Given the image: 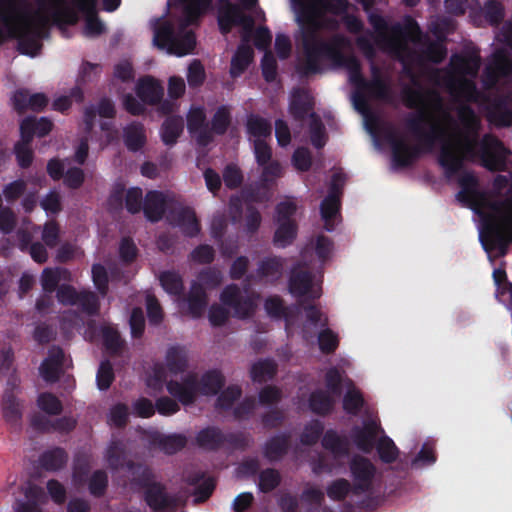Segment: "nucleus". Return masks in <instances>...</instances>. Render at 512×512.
Masks as SVG:
<instances>
[{
  "mask_svg": "<svg viewBox=\"0 0 512 512\" xmlns=\"http://www.w3.org/2000/svg\"><path fill=\"white\" fill-rule=\"evenodd\" d=\"M222 305L212 304L209 308L208 319L213 327L223 326L229 319L228 307L233 311V317L241 320L252 317L257 304L253 295H243L237 284H229L220 294Z\"/></svg>",
  "mask_w": 512,
  "mask_h": 512,
  "instance_id": "obj_8",
  "label": "nucleus"
},
{
  "mask_svg": "<svg viewBox=\"0 0 512 512\" xmlns=\"http://www.w3.org/2000/svg\"><path fill=\"white\" fill-rule=\"evenodd\" d=\"M272 189V185L259 180L245 186L242 190V196L248 205H252V203H264L270 201L272 198Z\"/></svg>",
  "mask_w": 512,
  "mask_h": 512,
  "instance_id": "obj_29",
  "label": "nucleus"
},
{
  "mask_svg": "<svg viewBox=\"0 0 512 512\" xmlns=\"http://www.w3.org/2000/svg\"><path fill=\"white\" fill-rule=\"evenodd\" d=\"M184 119L179 115L168 116L162 123L160 135L163 143L167 146H173L183 133Z\"/></svg>",
  "mask_w": 512,
  "mask_h": 512,
  "instance_id": "obj_31",
  "label": "nucleus"
},
{
  "mask_svg": "<svg viewBox=\"0 0 512 512\" xmlns=\"http://www.w3.org/2000/svg\"><path fill=\"white\" fill-rule=\"evenodd\" d=\"M341 200L333 198L332 195H327L321 202L320 213L325 222V229L332 231L334 226L332 224L333 218L339 213Z\"/></svg>",
  "mask_w": 512,
  "mask_h": 512,
  "instance_id": "obj_47",
  "label": "nucleus"
},
{
  "mask_svg": "<svg viewBox=\"0 0 512 512\" xmlns=\"http://www.w3.org/2000/svg\"><path fill=\"white\" fill-rule=\"evenodd\" d=\"M213 0H179L183 4V14L188 22H196L211 6Z\"/></svg>",
  "mask_w": 512,
  "mask_h": 512,
  "instance_id": "obj_51",
  "label": "nucleus"
},
{
  "mask_svg": "<svg viewBox=\"0 0 512 512\" xmlns=\"http://www.w3.org/2000/svg\"><path fill=\"white\" fill-rule=\"evenodd\" d=\"M314 98L305 88H294L289 103V113L296 121H304L314 109Z\"/></svg>",
  "mask_w": 512,
  "mask_h": 512,
  "instance_id": "obj_18",
  "label": "nucleus"
},
{
  "mask_svg": "<svg viewBox=\"0 0 512 512\" xmlns=\"http://www.w3.org/2000/svg\"><path fill=\"white\" fill-rule=\"evenodd\" d=\"M76 305H78L84 313L90 316L98 314L100 307L99 299L92 291L79 292Z\"/></svg>",
  "mask_w": 512,
  "mask_h": 512,
  "instance_id": "obj_61",
  "label": "nucleus"
},
{
  "mask_svg": "<svg viewBox=\"0 0 512 512\" xmlns=\"http://www.w3.org/2000/svg\"><path fill=\"white\" fill-rule=\"evenodd\" d=\"M225 385V377L217 369L206 371L199 379L195 372H189L181 381L170 380L166 389L181 404L187 406L196 401L197 395L212 396L219 393Z\"/></svg>",
  "mask_w": 512,
  "mask_h": 512,
  "instance_id": "obj_7",
  "label": "nucleus"
},
{
  "mask_svg": "<svg viewBox=\"0 0 512 512\" xmlns=\"http://www.w3.org/2000/svg\"><path fill=\"white\" fill-rule=\"evenodd\" d=\"M374 448H376L380 460L386 464L395 462L399 454L394 441L385 433L379 437Z\"/></svg>",
  "mask_w": 512,
  "mask_h": 512,
  "instance_id": "obj_45",
  "label": "nucleus"
},
{
  "mask_svg": "<svg viewBox=\"0 0 512 512\" xmlns=\"http://www.w3.org/2000/svg\"><path fill=\"white\" fill-rule=\"evenodd\" d=\"M382 433L384 430L377 420L367 419L363 421L362 426L352 427L350 437L358 450L370 454L379 439V434Z\"/></svg>",
  "mask_w": 512,
  "mask_h": 512,
  "instance_id": "obj_13",
  "label": "nucleus"
},
{
  "mask_svg": "<svg viewBox=\"0 0 512 512\" xmlns=\"http://www.w3.org/2000/svg\"><path fill=\"white\" fill-rule=\"evenodd\" d=\"M166 218L172 226L180 228L187 237H195L200 232V223L190 207L171 208Z\"/></svg>",
  "mask_w": 512,
  "mask_h": 512,
  "instance_id": "obj_15",
  "label": "nucleus"
},
{
  "mask_svg": "<svg viewBox=\"0 0 512 512\" xmlns=\"http://www.w3.org/2000/svg\"><path fill=\"white\" fill-rule=\"evenodd\" d=\"M166 197L156 190L147 192L143 203V212L147 220L152 223L160 221L166 212Z\"/></svg>",
  "mask_w": 512,
  "mask_h": 512,
  "instance_id": "obj_25",
  "label": "nucleus"
},
{
  "mask_svg": "<svg viewBox=\"0 0 512 512\" xmlns=\"http://www.w3.org/2000/svg\"><path fill=\"white\" fill-rule=\"evenodd\" d=\"M277 373V365L272 359H262L255 362L250 369L253 382L264 383L274 378Z\"/></svg>",
  "mask_w": 512,
  "mask_h": 512,
  "instance_id": "obj_41",
  "label": "nucleus"
},
{
  "mask_svg": "<svg viewBox=\"0 0 512 512\" xmlns=\"http://www.w3.org/2000/svg\"><path fill=\"white\" fill-rule=\"evenodd\" d=\"M51 19L54 24L61 26L64 24L74 25L78 21L75 11L64 5V0H50Z\"/></svg>",
  "mask_w": 512,
  "mask_h": 512,
  "instance_id": "obj_37",
  "label": "nucleus"
},
{
  "mask_svg": "<svg viewBox=\"0 0 512 512\" xmlns=\"http://www.w3.org/2000/svg\"><path fill=\"white\" fill-rule=\"evenodd\" d=\"M53 128V123L46 117L36 118L28 116L20 123V136H24L33 141L34 136L44 137L48 135Z\"/></svg>",
  "mask_w": 512,
  "mask_h": 512,
  "instance_id": "obj_26",
  "label": "nucleus"
},
{
  "mask_svg": "<svg viewBox=\"0 0 512 512\" xmlns=\"http://www.w3.org/2000/svg\"><path fill=\"white\" fill-rule=\"evenodd\" d=\"M77 9L85 15V34L87 36H98L102 34L105 27L97 16V0H73Z\"/></svg>",
  "mask_w": 512,
  "mask_h": 512,
  "instance_id": "obj_22",
  "label": "nucleus"
},
{
  "mask_svg": "<svg viewBox=\"0 0 512 512\" xmlns=\"http://www.w3.org/2000/svg\"><path fill=\"white\" fill-rule=\"evenodd\" d=\"M197 445L207 451H218L224 446V433L219 427L208 426L196 435Z\"/></svg>",
  "mask_w": 512,
  "mask_h": 512,
  "instance_id": "obj_28",
  "label": "nucleus"
},
{
  "mask_svg": "<svg viewBox=\"0 0 512 512\" xmlns=\"http://www.w3.org/2000/svg\"><path fill=\"white\" fill-rule=\"evenodd\" d=\"M318 345L320 351L325 355L333 354L339 346V337L330 328L323 327L318 334Z\"/></svg>",
  "mask_w": 512,
  "mask_h": 512,
  "instance_id": "obj_55",
  "label": "nucleus"
},
{
  "mask_svg": "<svg viewBox=\"0 0 512 512\" xmlns=\"http://www.w3.org/2000/svg\"><path fill=\"white\" fill-rule=\"evenodd\" d=\"M349 44L348 39L342 34H334V44L321 45L314 52L302 54L298 71L302 76H310L322 71V63L327 60L337 67H345L349 71L350 81L359 90L354 95V101L357 108L366 107L367 99L361 91L367 87V81L361 72L360 61L354 55H345L342 51Z\"/></svg>",
  "mask_w": 512,
  "mask_h": 512,
  "instance_id": "obj_5",
  "label": "nucleus"
},
{
  "mask_svg": "<svg viewBox=\"0 0 512 512\" xmlns=\"http://www.w3.org/2000/svg\"><path fill=\"white\" fill-rule=\"evenodd\" d=\"M187 439L180 434L163 436L159 439L158 445L166 454L172 455L186 446Z\"/></svg>",
  "mask_w": 512,
  "mask_h": 512,
  "instance_id": "obj_64",
  "label": "nucleus"
},
{
  "mask_svg": "<svg viewBox=\"0 0 512 512\" xmlns=\"http://www.w3.org/2000/svg\"><path fill=\"white\" fill-rule=\"evenodd\" d=\"M68 461V454L64 448L54 447L44 451L39 457L40 466L46 470L55 472L62 469Z\"/></svg>",
  "mask_w": 512,
  "mask_h": 512,
  "instance_id": "obj_34",
  "label": "nucleus"
},
{
  "mask_svg": "<svg viewBox=\"0 0 512 512\" xmlns=\"http://www.w3.org/2000/svg\"><path fill=\"white\" fill-rule=\"evenodd\" d=\"M344 382L346 383V379L343 378L342 372L336 367L329 368L325 373L327 392L333 396H341Z\"/></svg>",
  "mask_w": 512,
  "mask_h": 512,
  "instance_id": "obj_56",
  "label": "nucleus"
},
{
  "mask_svg": "<svg viewBox=\"0 0 512 512\" xmlns=\"http://www.w3.org/2000/svg\"><path fill=\"white\" fill-rule=\"evenodd\" d=\"M39 408L49 415H59L63 410L61 401L52 393L44 392L38 396Z\"/></svg>",
  "mask_w": 512,
  "mask_h": 512,
  "instance_id": "obj_63",
  "label": "nucleus"
},
{
  "mask_svg": "<svg viewBox=\"0 0 512 512\" xmlns=\"http://www.w3.org/2000/svg\"><path fill=\"white\" fill-rule=\"evenodd\" d=\"M431 32L437 37L436 41L430 40L428 35L422 33L421 40L414 43L425 45L422 54L427 61L440 64L447 57V48L444 44L446 36L438 25H435Z\"/></svg>",
  "mask_w": 512,
  "mask_h": 512,
  "instance_id": "obj_17",
  "label": "nucleus"
},
{
  "mask_svg": "<svg viewBox=\"0 0 512 512\" xmlns=\"http://www.w3.org/2000/svg\"><path fill=\"white\" fill-rule=\"evenodd\" d=\"M69 272L65 268H45L41 274V285L45 293L51 294L59 287L62 278H66Z\"/></svg>",
  "mask_w": 512,
  "mask_h": 512,
  "instance_id": "obj_46",
  "label": "nucleus"
},
{
  "mask_svg": "<svg viewBox=\"0 0 512 512\" xmlns=\"http://www.w3.org/2000/svg\"><path fill=\"white\" fill-rule=\"evenodd\" d=\"M101 334L105 350L112 356L118 355L123 347V341L118 330L111 326H104Z\"/></svg>",
  "mask_w": 512,
  "mask_h": 512,
  "instance_id": "obj_50",
  "label": "nucleus"
},
{
  "mask_svg": "<svg viewBox=\"0 0 512 512\" xmlns=\"http://www.w3.org/2000/svg\"><path fill=\"white\" fill-rule=\"evenodd\" d=\"M126 467L128 471L132 474L133 482L136 485L142 487L143 489H146L147 487H149V485L154 484L155 481L152 480V471L147 466L135 463L133 461H128L126 463Z\"/></svg>",
  "mask_w": 512,
  "mask_h": 512,
  "instance_id": "obj_49",
  "label": "nucleus"
},
{
  "mask_svg": "<svg viewBox=\"0 0 512 512\" xmlns=\"http://www.w3.org/2000/svg\"><path fill=\"white\" fill-rule=\"evenodd\" d=\"M482 220L480 239L484 250L490 254L497 251V257H504L512 242V216L477 211Z\"/></svg>",
  "mask_w": 512,
  "mask_h": 512,
  "instance_id": "obj_9",
  "label": "nucleus"
},
{
  "mask_svg": "<svg viewBox=\"0 0 512 512\" xmlns=\"http://www.w3.org/2000/svg\"><path fill=\"white\" fill-rule=\"evenodd\" d=\"M188 312L195 318H200L208 304V297L203 286L197 282H194L187 296Z\"/></svg>",
  "mask_w": 512,
  "mask_h": 512,
  "instance_id": "obj_30",
  "label": "nucleus"
},
{
  "mask_svg": "<svg viewBox=\"0 0 512 512\" xmlns=\"http://www.w3.org/2000/svg\"><path fill=\"white\" fill-rule=\"evenodd\" d=\"M487 119L497 127L512 126V109L502 101L495 102L488 110Z\"/></svg>",
  "mask_w": 512,
  "mask_h": 512,
  "instance_id": "obj_43",
  "label": "nucleus"
},
{
  "mask_svg": "<svg viewBox=\"0 0 512 512\" xmlns=\"http://www.w3.org/2000/svg\"><path fill=\"white\" fill-rule=\"evenodd\" d=\"M136 94L144 104L154 106L163 98L164 88L160 82L152 76H145L138 80Z\"/></svg>",
  "mask_w": 512,
  "mask_h": 512,
  "instance_id": "obj_24",
  "label": "nucleus"
},
{
  "mask_svg": "<svg viewBox=\"0 0 512 512\" xmlns=\"http://www.w3.org/2000/svg\"><path fill=\"white\" fill-rule=\"evenodd\" d=\"M223 5L219 9L218 25L223 35L231 32L234 26L243 25L251 29L253 19L243 13L241 7L228 0H221Z\"/></svg>",
  "mask_w": 512,
  "mask_h": 512,
  "instance_id": "obj_14",
  "label": "nucleus"
},
{
  "mask_svg": "<svg viewBox=\"0 0 512 512\" xmlns=\"http://www.w3.org/2000/svg\"><path fill=\"white\" fill-rule=\"evenodd\" d=\"M349 468L354 481L353 494L359 495L370 492L376 474V467L370 459L355 455L350 461Z\"/></svg>",
  "mask_w": 512,
  "mask_h": 512,
  "instance_id": "obj_11",
  "label": "nucleus"
},
{
  "mask_svg": "<svg viewBox=\"0 0 512 512\" xmlns=\"http://www.w3.org/2000/svg\"><path fill=\"white\" fill-rule=\"evenodd\" d=\"M232 117L227 106H220L211 119V131L216 135H224L231 125Z\"/></svg>",
  "mask_w": 512,
  "mask_h": 512,
  "instance_id": "obj_53",
  "label": "nucleus"
},
{
  "mask_svg": "<svg viewBox=\"0 0 512 512\" xmlns=\"http://www.w3.org/2000/svg\"><path fill=\"white\" fill-rule=\"evenodd\" d=\"M241 395L242 389L240 386L230 385L218 395L215 407L221 410H229Z\"/></svg>",
  "mask_w": 512,
  "mask_h": 512,
  "instance_id": "obj_60",
  "label": "nucleus"
},
{
  "mask_svg": "<svg viewBox=\"0 0 512 512\" xmlns=\"http://www.w3.org/2000/svg\"><path fill=\"white\" fill-rule=\"evenodd\" d=\"M254 57L253 49L246 43H242L238 46L235 54L231 59L230 74L236 78L242 75Z\"/></svg>",
  "mask_w": 512,
  "mask_h": 512,
  "instance_id": "obj_35",
  "label": "nucleus"
},
{
  "mask_svg": "<svg viewBox=\"0 0 512 512\" xmlns=\"http://www.w3.org/2000/svg\"><path fill=\"white\" fill-rule=\"evenodd\" d=\"M32 140L21 136V139L14 145V154L20 168L27 169L34 159V152L31 148Z\"/></svg>",
  "mask_w": 512,
  "mask_h": 512,
  "instance_id": "obj_48",
  "label": "nucleus"
},
{
  "mask_svg": "<svg viewBox=\"0 0 512 512\" xmlns=\"http://www.w3.org/2000/svg\"><path fill=\"white\" fill-rule=\"evenodd\" d=\"M26 4L23 0H0V45L8 40H17V50L23 55L34 57L40 51L42 44V27L49 23V17L37 14L38 22L34 25L24 11Z\"/></svg>",
  "mask_w": 512,
  "mask_h": 512,
  "instance_id": "obj_4",
  "label": "nucleus"
},
{
  "mask_svg": "<svg viewBox=\"0 0 512 512\" xmlns=\"http://www.w3.org/2000/svg\"><path fill=\"white\" fill-rule=\"evenodd\" d=\"M401 96L407 108L418 109L415 114H410L405 119V126L419 143L411 146L393 128L386 129L384 137L391 146L392 162L396 168L409 167L422 153L431 152L443 135V130L437 124H432L428 131L423 128V124L431 120L430 110H443V98L437 90L405 86Z\"/></svg>",
  "mask_w": 512,
  "mask_h": 512,
  "instance_id": "obj_1",
  "label": "nucleus"
},
{
  "mask_svg": "<svg viewBox=\"0 0 512 512\" xmlns=\"http://www.w3.org/2000/svg\"><path fill=\"white\" fill-rule=\"evenodd\" d=\"M367 18L376 33V42L386 45L396 53L406 52L408 41L421 40L422 30L418 22L411 16H406L403 24L395 23L391 26L377 10L367 13Z\"/></svg>",
  "mask_w": 512,
  "mask_h": 512,
  "instance_id": "obj_6",
  "label": "nucleus"
},
{
  "mask_svg": "<svg viewBox=\"0 0 512 512\" xmlns=\"http://www.w3.org/2000/svg\"><path fill=\"white\" fill-rule=\"evenodd\" d=\"M347 392L343 397V409L350 415H358L363 408L365 401L360 390L354 387L351 379L346 378Z\"/></svg>",
  "mask_w": 512,
  "mask_h": 512,
  "instance_id": "obj_38",
  "label": "nucleus"
},
{
  "mask_svg": "<svg viewBox=\"0 0 512 512\" xmlns=\"http://www.w3.org/2000/svg\"><path fill=\"white\" fill-rule=\"evenodd\" d=\"M194 22L184 20L175 27L171 22H164L155 31L154 42L159 48H167L177 56H185L193 52L196 46V36L187 26Z\"/></svg>",
  "mask_w": 512,
  "mask_h": 512,
  "instance_id": "obj_10",
  "label": "nucleus"
},
{
  "mask_svg": "<svg viewBox=\"0 0 512 512\" xmlns=\"http://www.w3.org/2000/svg\"><path fill=\"white\" fill-rule=\"evenodd\" d=\"M292 3L300 28L297 41L302 54L312 53L324 44H334V35L325 39L320 33L324 28L337 26L336 20L325 17V13L342 17L350 8L348 0H292Z\"/></svg>",
  "mask_w": 512,
  "mask_h": 512,
  "instance_id": "obj_3",
  "label": "nucleus"
},
{
  "mask_svg": "<svg viewBox=\"0 0 512 512\" xmlns=\"http://www.w3.org/2000/svg\"><path fill=\"white\" fill-rule=\"evenodd\" d=\"M322 446L330 451L334 456H347L349 454V446L346 438L341 437L333 430H327L322 438Z\"/></svg>",
  "mask_w": 512,
  "mask_h": 512,
  "instance_id": "obj_39",
  "label": "nucleus"
},
{
  "mask_svg": "<svg viewBox=\"0 0 512 512\" xmlns=\"http://www.w3.org/2000/svg\"><path fill=\"white\" fill-rule=\"evenodd\" d=\"M486 74L490 85H495L500 78L512 76V59L504 48L493 53L492 63L486 68Z\"/></svg>",
  "mask_w": 512,
  "mask_h": 512,
  "instance_id": "obj_21",
  "label": "nucleus"
},
{
  "mask_svg": "<svg viewBox=\"0 0 512 512\" xmlns=\"http://www.w3.org/2000/svg\"><path fill=\"white\" fill-rule=\"evenodd\" d=\"M90 457L84 453L75 456L73 462V478L79 483L86 482L90 473Z\"/></svg>",
  "mask_w": 512,
  "mask_h": 512,
  "instance_id": "obj_62",
  "label": "nucleus"
},
{
  "mask_svg": "<svg viewBox=\"0 0 512 512\" xmlns=\"http://www.w3.org/2000/svg\"><path fill=\"white\" fill-rule=\"evenodd\" d=\"M458 182L461 190L456 197L460 202L472 204L475 200L483 197V194L478 190L479 181L472 172L463 173Z\"/></svg>",
  "mask_w": 512,
  "mask_h": 512,
  "instance_id": "obj_27",
  "label": "nucleus"
},
{
  "mask_svg": "<svg viewBox=\"0 0 512 512\" xmlns=\"http://www.w3.org/2000/svg\"><path fill=\"white\" fill-rule=\"evenodd\" d=\"M144 500L155 512L175 510L178 507V499L168 494L165 486L159 482L144 489Z\"/></svg>",
  "mask_w": 512,
  "mask_h": 512,
  "instance_id": "obj_16",
  "label": "nucleus"
},
{
  "mask_svg": "<svg viewBox=\"0 0 512 512\" xmlns=\"http://www.w3.org/2000/svg\"><path fill=\"white\" fill-rule=\"evenodd\" d=\"M278 227L273 236L276 247L285 248L293 243L297 237L298 226L295 221L277 222Z\"/></svg>",
  "mask_w": 512,
  "mask_h": 512,
  "instance_id": "obj_40",
  "label": "nucleus"
},
{
  "mask_svg": "<svg viewBox=\"0 0 512 512\" xmlns=\"http://www.w3.org/2000/svg\"><path fill=\"white\" fill-rule=\"evenodd\" d=\"M89 493L95 498H101L105 495L108 488V475L102 470H96L87 479Z\"/></svg>",
  "mask_w": 512,
  "mask_h": 512,
  "instance_id": "obj_54",
  "label": "nucleus"
},
{
  "mask_svg": "<svg viewBox=\"0 0 512 512\" xmlns=\"http://www.w3.org/2000/svg\"><path fill=\"white\" fill-rule=\"evenodd\" d=\"M324 432V425L320 420H313L306 424L302 434L300 435V442L305 446L315 445Z\"/></svg>",
  "mask_w": 512,
  "mask_h": 512,
  "instance_id": "obj_57",
  "label": "nucleus"
},
{
  "mask_svg": "<svg viewBox=\"0 0 512 512\" xmlns=\"http://www.w3.org/2000/svg\"><path fill=\"white\" fill-rule=\"evenodd\" d=\"M477 154L483 167L489 171H504L510 151L503 142L493 134H485L477 142L476 139L464 137L463 140L445 141L440 147L438 164L443 168L446 177L451 178L464 167L467 156Z\"/></svg>",
  "mask_w": 512,
  "mask_h": 512,
  "instance_id": "obj_2",
  "label": "nucleus"
},
{
  "mask_svg": "<svg viewBox=\"0 0 512 512\" xmlns=\"http://www.w3.org/2000/svg\"><path fill=\"white\" fill-rule=\"evenodd\" d=\"M166 365L173 374L184 372L188 367V352L184 346L173 345L167 349Z\"/></svg>",
  "mask_w": 512,
  "mask_h": 512,
  "instance_id": "obj_36",
  "label": "nucleus"
},
{
  "mask_svg": "<svg viewBox=\"0 0 512 512\" xmlns=\"http://www.w3.org/2000/svg\"><path fill=\"white\" fill-rule=\"evenodd\" d=\"M285 259L281 256H268L261 259L256 269L258 281L275 285L283 276Z\"/></svg>",
  "mask_w": 512,
  "mask_h": 512,
  "instance_id": "obj_19",
  "label": "nucleus"
},
{
  "mask_svg": "<svg viewBox=\"0 0 512 512\" xmlns=\"http://www.w3.org/2000/svg\"><path fill=\"white\" fill-rule=\"evenodd\" d=\"M281 483V475L274 468H266L259 474V490L263 493H269L276 489Z\"/></svg>",
  "mask_w": 512,
  "mask_h": 512,
  "instance_id": "obj_58",
  "label": "nucleus"
},
{
  "mask_svg": "<svg viewBox=\"0 0 512 512\" xmlns=\"http://www.w3.org/2000/svg\"><path fill=\"white\" fill-rule=\"evenodd\" d=\"M326 492L330 499L343 501L350 492L353 493V485L347 479L339 478L328 485Z\"/></svg>",
  "mask_w": 512,
  "mask_h": 512,
  "instance_id": "obj_59",
  "label": "nucleus"
},
{
  "mask_svg": "<svg viewBox=\"0 0 512 512\" xmlns=\"http://www.w3.org/2000/svg\"><path fill=\"white\" fill-rule=\"evenodd\" d=\"M308 404L314 414L327 416L333 411L335 400L327 391L317 389L310 394Z\"/></svg>",
  "mask_w": 512,
  "mask_h": 512,
  "instance_id": "obj_33",
  "label": "nucleus"
},
{
  "mask_svg": "<svg viewBox=\"0 0 512 512\" xmlns=\"http://www.w3.org/2000/svg\"><path fill=\"white\" fill-rule=\"evenodd\" d=\"M302 266V263L298 262L292 267L288 280L289 292L295 297L315 300L321 296V292L313 289L314 276L312 272L301 269Z\"/></svg>",
  "mask_w": 512,
  "mask_h": 512,
  "instance_id": "obj_12",
  "label": "nucleus"
},
{
  "mask_svg": "<svg viewBox=\"0 0 512 512\" xmlns=\"http://www.w3.org/2000/svg\"><path fill=\"white\" fill-rule=\"evenodd\" d=\"M246 129L249 135L256 139H265L272 134V125L269 120L257 114H250L247 117Z\"/></svg>",
  "mask_w": 512,
  "mask_h": 512,
  "instance_id": "obj_42",
  "label": "nucleus"
},
{
  "mask_svg": "<svg viewBox=\"0 0 512 512\" xmlns=\"http://www.w3.org/2000/svg\"><path fill=\"white\" fill-rule=\"evenodd\" d=\"M291 435L288 432L276 434L266 440L263 446V456L269 462L282 460L290 451Z\"/></svg>",
  "mask_w": 512,
  "mask_h": 512,
  "instance_id": "obj_23",
  "label": "nucleus"
},
{
  "mask_svg": "<svg viewBox=\"0 0 512 512\" xmlns=\"http://www.w3.org/2000/svg\"><path fill=\"white\" fill-rule=\"evenodd\" d=\"M159 281L163 289L170 295L180 296L184 291L182 276L173 270H166L160 273Z\"/></svg>",
  "mask_w": 512,
  "mask_h": 512,
  "instance_id": "obj_44",
  "label": "nucleus"
},
{
  "mask_svg": "<svg viewBox=\"0 0 512 512\" xmlns=\"http://www.w3.org/2000/svg\"><path fill=\"white\" fill-rule=\"evenodd\" d=\"M123 140L131 152L141 150L146 144V134L142 123L132 122L123 129Z\"/></svg>",
  "mask_w": 512,
  "mask_h": 512,
  "instance_id": "obj_32",
  "label": "nucleus"
},
{
  "mask_svg": "<svg viewBox=\"0 0 512 512\" xmlns=\"http://www.w3.org/2000/svg\"><path fill=\"white\" fill-rule=\"evenodd\" d=\"M2 415L11 432L19 433L22 429V410L12 391L5 390L2 402Z\"/></svg>",
  "mask_w": 512,
  "mask_h": 512,
  "instance_id": "obj_20",
  "label": "nucleus"
},
{
  "mask_svg": "<svg viewBox=\"0 0 512 512\" xmlns=\"http://www.w3.org/2000/svg\"><path fill=\"white\" fill-rule=\"evenodd\" d=\"M309 133L311 144L316 149H321L325 146V127L321 118L315 112L310 114Z\"/></svg>",
  "mask_w": 512,
  "mask_h": 512,
  "instance_id": "obj_52",
  "label": "nucleus"
}]
</instances>
